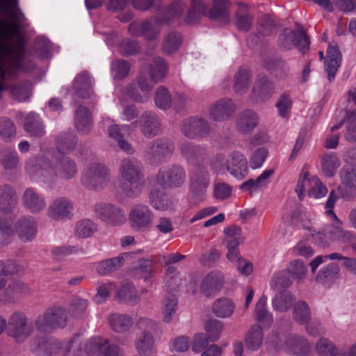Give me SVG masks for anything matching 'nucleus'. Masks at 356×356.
I'll return each instance as SVG.
<instances>
[{
  "instance_id": "2eb2a0df",
  "label": "nucleus",
  "mask_w": 356,
  "mask_h": 356,
  "mask_svg": "<svg viewBox=\"0 0 356 356\" xmlns=\"http://www.w3.org/2000/svg\"><path fill=\"white\" fill-rule=\"evenodd\" d=\"M153 213L149 207L143 204L134 205L129 213L131 227L138 231L147 229L153 222Z\"/></svg>"
},
{
  "instance_id": "c85d7f7f",
  "label": "nucleus",
  "mask_w": 356,
  "mask_h": 356,
  "mask_svg": "<svg viewBox=\"0 0 356 356\" xmlns=\"http://www.w3.org/2000/svg\"><path fill=\"white\" fill-rule=\"evenodd\" d=\"M0 165L5 172L17 170L20 165V161L15 150L8 147H1Z\"/></svg>"
},
{
  "instance_id": "79ce46f5",
  "label": "nucleus",
  "mask_w": 356,
  "mask_h": 356,
  "mask_svg": "<svg viewBox=\"0 0 356 356\" xmlns=\"http://www.w3.org/2000/svg\"><path fill=\"white\" fill-rule=\"evenodd\" d=\"M235 309V305L233 301L227 298H220L216 299L212 305V311L214 314L221 318L231 316Z\"/></svg>"
},
{
  "instance_id": "c03bdc74",
  "label": "nucleus",
  "mask_w": 356,
  "mask_h": 356,
  "mask_svg": "<svg viewBox=\"0 0 356 356\" xmlns=\"http://www.w3.org/2000/svg\"><path fill=\"white\" fill-rule=\"evenodd\" d=\"M294 296L289 291H280L272 300L274 310L280 313L288 312L293 305Z\"/></svg>"
},
{
  "instance_id": "9d476101",
  "label": "nucleus",
  "mask_w": 356,
  "mask_h": 356,
  "mask_svg": "<svg viewBox=\"0 0 356 356\" xmlns=\"http://www.w3.org/2000/svg\"><path fill=\"white\" fill-rule=\"evenodd\" d=\"M179 130L187 138L191 140L207 138L211 132V127L204 118L194 116L181 121Z\"/></svg>"
},
{
  "instance_id": "3c124183",
  "label": "nucleus",
  "mask_w": 356,
  "mask_h": 356,
  "mask_svg": "<svg viewBox=\"0 0 356 356\" xmlns=\"http://www.w3.org/2000/svg\"><path fill=\"white\" fill-rule=\"evenodd\" d=\"M252 82L251 74L249 70L240 68L234 77V89L236 92H245Z\"/></svg>"
},
{
  "instance_id": "4468645a",
  "label": "nucleus",
  "mask_w": 356,
  "mask_h": 356,
  "mask_svg": "<svg viewBox=\"0 0 356 356\" xmlns=\"http://www.w3.org/2000/svg\"><path fill=\"white\" fill-rule=\"evenodd\" d=\"M94 211L101 220L113 225L122 224L126 220L123 209L111 203H97L94 207Z\"/></svg>"
},
{
  "instance_id": "a878e982",
  "label": "nucleus",
  "mask_w": 356,
  "mask_h": 356,
  "mask_svg": "<svg viewBox=\"0 0 356 356\" xmlns=\"http://www.w3.org/2000/svg\"><path fill=\"white\" fill-rule=\"evenodd\" d=\"M209 184V174L207 171H201L195 175L192 178L190 188L192 198L197 201H202Z\"/></svg>"
},
{
  "instance_id": "680f3d73",
  "label": "nucleus",
  "mask_w": 356,
  "mask_h": 356,
  "mask_svg": "<svg viewBox=\"0 0 356 356\" xmlns=\"http://www.w3.org/2000/svg\"><path fill=\"white\" fill-rule=\"evenodd\" d=\"M316 350L319 356H337L336 346L327 338H321L316 344Z\"/></svg>"
},
{
  "instance_id": "603ef678",
  "label": "nucleus",
  "mask_w": 356,
  "mask_h": 356,
  "mask_svg": "<svg viewBox=\"0 0 356 356\" xmlns=\"http://www.w3.org/2000/svg\"><path fill=\"white\" fill-rule=\"evenodd\" d=\"M321 165L323 174L327 177H332L339 167L340 162L336 154H325L322 157Z\"/></svg>"
},
{
  "instance_id": "6ab92c4d",
  "label": "nucleus",
  "mask_w": 356,
  "mask_h": 356,
  "mask_svg": "<svg viewBox=\"0 0 356 356\" xmlns=\"http://www.w3.org/2000/svg\"><path fill=\"white\" fill-rule=\"evenodd\" d=\"M236 106L229 98H223L213 104L209 111V117L216 122L229 120L235 113Z\"/></svg>"
},
{
  "instance_id": "774afa93",
  "label": "nucleus",
  "mask_w": 356,
  "mask_h": 356,
  "mask_svg": "<svg viewBox=\"0 0 356 356\" xmlns=\"http://www.w3.org/2000/svg\"><path fill=\"white\" fill-rule=\"evenodd\" d=\"M342 183L350 188L356 187V166H346L341 170Z\"/></svg>"
},
{
  "instance_id": "8fccbe9b",
  "label": "nucleus",
  "mask_w": 356,
  "mask_h": 356,
  "mask_svg": "<svg viewBox=\"0 0 356 356\" xmlns=\"http://www.w3.org/2000/svg\"><path fill=\"white\" fill-rule=\"evenodd\" d=\"M5 214L0 213V244L2 245L8 244L9 237L13 234L12 224L14 218L10 214L8 216Z\"/></svg>"
},
{
  "instance_id": "bf43d9fd",
  "label": "nucleus",
  "mask_w": 356,
  "mask_h": 356,
  "mask_svg": "<svg viewBox=\"0 0 356 356\" xmlns=\"http://www.w3.org/2000/svg\"><path fill=\"white\" fill-rule=\"evenodd\" d=\"M131 65L129 63L123 59H116L111 63V72L115 80H122L129 73Z\"/></svg>"
},
{
  "instance_id": "39448f33",
  "label": "nucleus",
  "mask_w": 356,
  "mask_h": 356,
  "mask_svg": "<svg viewBox=\"0 0 356 356\" xmlns=\"http://www.w3.org/2000/svg\"><path fill=\"white\" fill-rule=\"evenodd\" d=\"M109 169L100 163H92L84 170L81 178V184L88 190L100 191L110 181Z\"/></svg>"
},
{
  "instance_id": "7c9ffc66",
  "label": "nucleus",
  "mask_w": 356,
  "mask_h": 356,
  "mask_svg": "<svg viewBox=\"0 0 356 356\" xmlns=\"http://www.w3.org/2000/svg\"><path fill=\"white\" fill-rule=\"evenodd\" d=\"M179 149L182 156L191 163L203 159L207 155V152L204 147L189 141L181 143Z\"/></svg>"
},
{
  "instance_id": "393cba45",
  "label": "nucleus",
  "mask_w": 356,
  "mask_h": 356,
  "mask_svg": "<svg viewBox=\"0 0 356 356\" xmlns=\"http://www.w3.org/2000/svg\"><path fill=\"white\" fill-rule=\"evenodd\" d=\"M73 89L77 97L81 99H90L92 96V82L88 72L83 71L76 76Z\"/></svg>"
},
{
  "instance_id": "c9c22d12",
  "label": "nucleus",
  "mask_w": 356,
  "mask_h": 356,
  "mask_svg": "<svg viewBox=\"0 0 356 356\" xmlns=\"http://www.w3.org/2000/svg\"><path fill=\"white\" fill-rule=\"evenodd\" d=\"M168 71L167 61L161 57H155L149 65V74L154 83L164 79Z\"/></svg>"
},
{
  "instance_id": "7ed1b4c3",
  "label": "nucleus",
  "mask_w": 356,
  "mask_h": 356,
  "mask_svg": "<svg viewBox=\"0 0 356 356\" xmlns=\"http://www.w3.org/2000/svg\"><path fill=\"white\" fill-rule=\"evenodd\" d=\"M222 156H217L212 163V168L218 174H224L225 170L231 175L242 179L248 173V161L245 156L238 151L232 152L223 162Z\"/></svg>"
},
{
  "instance_id": "412c9836",
  "label": "nucleus",
  "mask_w": 356,
  "mask_h": 356,
  "mask_svg": "<svg viewBox=\"0 0 356 356\" xmlns=\"http://www.w3.org/2000/svg\"><path fill=\"white\" fill-rule=\"evenodd\" d=\"M22 202L32 213H38L46 207L45 198L33 188H27L24 191Z\"/></svg>"
},
{
  "instance_id": "58836bf2",
  "label": "nucleus",
  "mask_w": 356,
  "mask_h": 356,
  "mask_svg": "<svg viewBox=\"0 0 356 356\" xmlns=\"http://www.w3.org/2000/svg\"><path fill=\"white\" fill-rule=\"evenodd\" d=\"M151 206L157 210H166L172 204V197L165 192L159 189H153L149 195Z\"/></svg>"
},
{
  "instance_id": "c756f323",
  "label": "nucleus",
  "mask_w": 356,
  "mask_h": 356,
  "mask_svg": "<svg viewBox=\"0 0 356 356\" xmlns=\"http://www.w3.org/2000/svg\"><path fill=\"white\" fill-rule=\"evenodd\" d=\"M339 270L337 264H328L318 271L315 280L318 283L330 287L340 277Z\"/></svg>"
},
{
  "instance_id": "aec40b11",
  "label": "nucleus",
  "mask_w": 356,
  "mask_h": 356,
  "mask_svg": "<svg viewBox=\"0 0 356 356\" xmlns=\"http://www.w3.org/2000/svg\"><path fill=\"white\" fill-rule=\"evenodd\" d=\"M224 282L222 273L218 270H212L202 280L200 290L205 296L212 297L222 288Z\"/></svg>"
},
{
  "instance_id": "13d9d810",
  "label": "nucleus",
  "mask_w": 356,
  "mask_h": 356,
  "mask_svg": "<svg viewBox=\"0 0 356 356\" xmlns=\"http://www.w3.org/2000/svg\"><path fill=\"white\" fill-rule=\"evenodd\" d=\"M154 102L157 108L167 110L172 105V97L169 90L165 86H159L155 92Z\"/></svg>"
},
{
  "instance_id": "b1692460",
  "label": "nucleus",
  "mask_w": 356,
  "mask_h": 356,
  "mask_svg": "<svg viewBox=\"0 0 356 356\" xmlns=\"http://www.w3.org/2000/svg\"><path fill=\"white\" fill-rule=\"evenodd\" d=\"M273 92L274 86L273 82L267 76H264L255 81L252 90L251 99L254 102H264L270 99Z\"/></svg>"
},
{
  "instance_id": "f03ea898",
  "label": "nucleus",
  "mask_w": 356,
  "mask_h": 356,
  "mask_svg": "<svg viewBox=\"0 0 356 356\" xmlns=\"http://www.w3.org/2000/svg\"><path fill=\"white\" fill-rule=\"evenodd\" d=\"M41 171L39 175L44 181L52 183L56 177L68 180L74 178L78 172V166L75 161L65 155L53 156L51 159H44L40 163Z\"/></svg>"
},
{
  "instance_id": "f257e3e1",
  "label": "nucleus",
  "mask_w": 356,
  "mask_h": 356,
  "mask_svg": "<svg viewBox=\"0 0 356 356\" xmlns=\"http://www.w3.org/2000/svg\"><path fill=\"white\" fill-rule=\"evenodd\" d=\"M143 165L136 158L123 159L119 166V182L122 192L129 197L139 195L144 187Z\"/></svg>"
},
{
  "instance_id": "0eeeda50",
  "label": "nucleus",
  "mask_w": 356,
  "mask_h": 356,
  "mask_svg": "<svg viewBox=\"0 0 356 356\" xmlns=\"http://www.w3.org/2000/svg\"><path fill=\"white\" fill-rule=\"evenodd\" d=\"M67 325V314L66 310L60 307L48 308L43 315L38 316L35 320L37 330L44 332L47 328L57 330L63 328Z\"/></svg>"
},
{
  "instance_id": "bb28decb",
  "label": "nucleus",
  "mask_w": 356,
  "mask_h": 356,
  "mask_svg": "<svg viewBox=\"0 0 356 356\" xmlns=\"http://www.w3.org/2000/svg\"><path fill=\"white\" fill-rule=\"evenodd\" d=\"M258 122L257 114L252 110H245L238 115L236 127L238 131L245 134L250 133L258 125Z\"/></svg>"
},
{
  "instance_id": "052dcab7",
  "label": "nucleus",
  "mask_w": 356,
  "mask_h": 356,
  "mask_svg": "<svg viewBox=\"0 0 356 356\" xmlns=\"http://www.w3.org/2000/svg\"><path fill=\"white\" fill-rule=\"evenodd\" d=\"M108 339L100 337L92 338L86 345V352L90 356H102Z\"/></svg>"
},
{
  "instance_id": "1a4fd4ad",
  "label": "nucleus",
  "mask_w": 356,
  "mask_h": 356,
  "mask_svg": "<svg viewBox=\"0 0 356 356\" xmlns=\"http://www.w3.org/2000/svg\"><path fill=\"white\" fill-rule=\"evenodd\" d=\"M33 332V327L28 323L26 316L22 312H15L8 318L6 334L17 342H23Z\"/></svg>"
},
{
  "instance_id": "2f4dec72",
  "label": "nucleus",
  "mask_w": 356,
  "mask_h": 356,
  "mask_svg": "<svg viewBox=\"0 0 356 356\" xmlns=\"http://www.w3.org/2000/svg\"><path fill=\"white\" fill-rule=\"evenodd\" d=\"M187 7L185 22L188 25H195L206 16V6L202 0H187Z\"/></svg>"
},
{
  "instance_id": "09e8293b",
  "label": "nucleus",
  "mask_w": 356,
  "mask_h": 356,
  "mask_svg": "<svg viewBox=\"0 0 356 356\" xmlns=\"http://www.w3.org/2000/svg\"><path fill=\"white\" fill-rule=\"evenodd\" d=\"M267 298L261 296L255 306L256 320L264 325H270L273 321V315L266 309Z\"/></svg>"
},
{
  "instance_id": "a18cd8bd",
  "label": "nucleus",
  "mask_w": 356,
  "mask_h": 356,
  "mask_svg": "<svg viewBox=\"0 0 356 356\" xmlns=\"http://www.w3.org/2000/svg\"><path fill=\"white\" fill-rule=\"evenodd\" d=\"M24 129L33 137H41L45 131L39 116L35 113H29L25 118Z\"/></svg>"
},
{
  "instance_id": "473e14b6",
  "label": "nucleus",
  "mask_w": 356,
  "mask_h": 356,
  "mask_svg": "<svg viewBox=\"0 0 356 356\" xmlns=\"http://www.w3.org/2000/svg\"><path fill=\"white\" fill-rule=\"evenodd\" d=\"M16 231L22 241H30L35 236L36 222L31 216L22 218L17 222Z\"/></svg>"
},
{
  "instance_id": "f3484780",
  "label": "nucleus",
  "mask_w": 356,
  "mask_h": 356,
  "mask_svg": "<svg viewBox=\"0 0 356 356\" xmlns=\"http://www.w3.org/2000/svg\"><path fill=\"white\" fill-rule=\"evenodd\" d=\"M74 205L72 202L66 197L55 199L47 209L48 216L54 220L70 219L72 217Z\"/></svg>"
},
{
  "instance_id": "ea45409f",
  "label": "nucleus",
  "mask_w": 356,
  "mask_h": 356,
  "mask_svg": "<svg viewBox=\"0 0 356 356\" xmlns=\"http://www.w3.org/2000/svg\"><path fill=\"white\" fill-rule=\"evenodd\" d=\"M256 25L260 34L264 36H269L276 32L278 23L273 15L261 14L257 17Z\"/></svg>"
},
{
  "instance_id": "49530a36",
  "label": "nucleus",
  "mask_w": 356,
  "mask_h": 356,
  "mask_svg": "<svg viewBox=\"0 0 356 356\" xmlns=\"http://www.w3.org/2000/svg\"><path fill=\"white\" fill-rule=\"evenodd\" d=\"M293 318L300 325H307L312 318L311 309L304 300H300L293 305Z\"/></svg>"
},
{
  "instance_id": "69168bd1",
  "label": "nucleus",
  "mask_w": 356,
  "mask_h": 356,
  "mask_svg": "<svg viewBox=\"0 0 356 356\" xmlns=\"http://www.w3.org/2000/svg\"><path fill=\"white\" fill-rule=\"evenodd\" d=\"M292 284L290 274L286 272H282L273 277L270 282V286L275 291H285Z\"/></svg>"
},
{
  "instance_id": "864d4df0",
  "label": "nucleus",
  "mask_w": 356,
  "mask_h": 356,
  "mask_svg": "<svg viewBox=\"0 0 356 356\" xmlns=\"http://www.w3.org/2000/svg\"><path fill=\"white\" fill-rule=\"evenodd\" d=\"M183 42V38L179 33L172 32L169 33L163 40V51L166 55H171L177 51Z\"/></svg>"
},
{
  "instance_id": "6e6d98bb",
  "label": "nucleus",
  "mask_w": 356,
  "mask_h": 356,
  "mask_svg": "<svg viewBox=\"0 0 356 356\" xmlns=\"http://www.w3.org/2000/svg\"><path fill=\"white\" fill-rule=\"evenodd\" d=\"M325 234L332 240H342L344 242H350L356 238L354 234L341 227V225L337 224L332 226L326 231Z\"/></svg>"
},
{
  "instance_id": "37998d69",
  "label": "nucleus",
  "mask_w": 356,
  "mask_h": 356,
  "mask_svg": "<svg viewBox=\"0 0 356 356\" xmlns=\"http://www.w3.org/2000/svg\"><path fill=\"white\" fill-rule=\"evenodd\" d=\"M254 16L246 6L240 7L235 13V24L241 31L248 32L252 27Z\"/></svg>"
},
{
  "instance_id": "0e129e2a",
  "label": "nucleus",
  "mask_w": 356,
  "mask_h": 356,
  "mask_svg": "<svg viewBox=\"0 0 356 356\" xmlns=\"http://www.w3.org/2000/svg\"><path fill=\"white\" fill-rule=\"evenodd\" d=\"M205 330L209 337L210 341H216L220 337L223 330V323L217 319H209L205 324Z\"/></svg>"
},
{
  "instance_id": "ddd939ff",
  "label": "nucleus",
  "mask_w": 356,
  "mask_h": 356,
  "mask_svg": "<svg viewBox=\"0 0 356 356\" xmlns=\"http://www.w3.org/2000/svg\"><path fill=\"white\" fill-rule=\"evenodd\" d=\"M31 290L29 284L21 280H11L5 289L0 293V302L10 304L16 300L29 296Z\"/></svg>"
},
{
  "instance_id": "dca6fc26",
  "label": "nucleus",
  "mask_w": 356,
  "mask_h": 356,
  "mask_svg": "<svg viewBox=\"0 0 356 356\" xmlns=\"http://www.w3.org/2000/svg\"><path fill=\"white\" fill-rule=\"evenodd\" d=\"M154 84L151 79L149 80L146 74L140 73L127 88V94L134 101L143 102Z\"/></svg>"
},
{
  "instance_id": "a211bd4d",
  "label": "nucleus",
  "mask_w": 356,
  "mask_h": 356,
  "mask_svg": "<svg viewBox=\"0 0 356 356\" xmlns=\"http://www.w3.org/2000/svg\"><path fill=\"white\" fill-rule=\"evenodd\" d=\"M138 123L140 132L147 138H152L162 131L161 120L154 112H143L140 116Z\"/></svg>"
},
{
  "instance_id": "4c0bfd02",
  "label": "nucleus",
  "mask_w": 356,
  "mask_h": 356,
  "mask_svg": "<svg viewBox=\"0 0 356 356\" xmlns=\"http://www.w3.org/2000/svg\"><path fill=\"white\" fill-rule=\"evenodd\" d=\"M264 333L260 325L254 324L248 330L245 339V345L247 348L255 351L262 345Z\"/></svg>"
},
{
  "instance_id": "423d86ee",
  "label": "nucleus",
  "mask_w": 356,
  "mask_h": 356,
  "mask_svg": "<svg viewBox=\"0 0 356 356\" xmlns=\"http://www.w3.org/2000/svg\"><path fill=\"white\" fill-rule=\"evenodd\" d=\"M297 30L284 29L278 37V46L280 49L288 51L293 47L299 49L302 54H305L309 49L310 40L304 28L296 23Z\"/></svg>"
},
{
  "instance_id": "5701e85b",
  "label": "nucleus",
  "mask_w": 356,
  "mask_h": 356,
  "mask_svg": "<svg viewBox=\"0 0 356 356\" xmlns=\"http://www.w3.org/2000/svg\"><path fill=\"white\" fill-rule=\"evenodd\" d=\"M130 253H122L120 255L106 259L97 263L96 271L102 276L112 274L118 270L124 264L126 259L130 256Z\"/></svg>"
},
{
  "instance_id": "338daca9",
  "label": "nucleus",
  "mask_w": 356,
  "mask_h": 356,
  "mask_svg": "<svg viewBox=\"0 0 356 356\" xmlns=\"http://www.w3.org/2000/svg\"><path fill=\"white\" fill-rule=\"evenodd\" d=\"M16 134L13 122L6 118L0 119V136L5 141L11 140Z\"/></svg>"
},
{
  "instance_id": "e2e57ef3",
  "label": "nucleus",
  "mask_w": 356,
  "mask_h": 356,
  "mask_svg": "<svg viewBox=\"0 0 356 356\" xmlns=\"http://www.w3.org/2000/svg\"><path fill=\"white\" fill-rule=\"evenodd\" d=\"M31 84L30 82L18 83L14 86L10 90L13 97L18 102H23L28 99L31 96Z\"/></svg>"
},
{
  "instance_id": "de8ad7c7",
  "label": "nucleus",
  "mask_w": 356,
  "mask_h": 356,
  "mask_svg": "<svg viewBox=\"0 0 356 356\" xmlns=\"http://www.w3.org/2000/svg\"><path fill=\"white\" fill-rule=\"evenodd\" d=\"M273 172V170H267L261 174L256 179H249L244 181L240 186V189L242 191L248 192L252 195L254 191L260 188L262 184H266V181L270 178Z\"/></svg>"
},
{
  "instance_id": "f8f14e48",
  "label": "nucleus",
  "mask_w": 356,
  "mask_h": 356,
  "mask_svg": "<svg viewBox=\"0 0 356 356\" xmlns=\"http://www.w3.org/2000/svg\"><path fill=\"white\" fill-rule=\"evenodd\" d=\"M30 350L38 356L58 354L63 348L60 341L49 337L35 336L29 342Z\"/></svg>"
},
{
  "instance_id": "9b49d317",
  "label": "nucleus",
  "mask_w": 356,
  "mask_h": 356,
  "mask_svg": "<svg viewBox=\"0 0 356 356\" xmlns=\"http://www.w3.org/2000/svg\"><path fill=\"white\" fill-rule=\"evenodd\" d=\"M138 325L144 330L135 340L136 351L140 356H151L154 345V338L151 330L156 327V323L147 318H141L138 321Z\"/></svg>"
},
{
  "instance_id": "20e7f679",
  "label": "nucleus",
  "mask_w": 356,
  "mask_h": 356,
  "mask_svg": "<svg viewBox=\"0 0 356 356\" xmlns=\"http://www.w3.org/2000/svg\"><path fill=\"white\" fill-rule=\"evenodd\" d=\"M175 150L174 143L168 138L161 137L150 141L145 147L143 156L152 165L157 166L170 158Z\"/></svg>"
},
{
  "instance_id": "a19ab883",
  "label": "nucleus",
  "mask_w": 356,
  "mask_h": 356,
  "mask_svg": "<svg viewBox=\"0 0 356 356\" xmlns=\"http://www.w3.org/2000/svg\"><path fill=\"white\" fill-rule=\"evenodd\" d=\"M111 328L116 332L122 333L128 331L133 325V319L125 314H112L108 317Z\"/></svg>"
},
{
  "instance_id": "72a5a7b5",
  "label": "nucleus",
  "mask_w": 356,
  "mask_h": 356,
  "mask_svg": "<svg viewBox=\"0 0 356 356\" xmlns=\"http://www.w3.org/2000/svg\"><path fill=\"white\" fill-rule=\"evenodd\" d=\"M264 67L278 79H285L289 75L290 67L288 63L280 58L266 59L264 63Z\"/></svg>"
},
{
  "instance_id": "4be33fe9",
  "label": "nucleus",
  "mask_w": 356,
  "mask_h": 356,
  "mask_svg": "<svg viewBox=\"0 0 356 356\" xmlns=\"http://www.w3.org/2000/svg\"><path fill=\"white\" fill-rule=\"evenodd\" d=\"M18 201L15 189L10 184L0 186V213L10 214Z\"/></svg>"
},
{
  "instance_id": "6e6552de",
  "label": "nucleus",
  "mask_w": 356,
  "mask_h": 356,
  "mask_svg": "<svg viewBox=\"0 0 356 356\" xmlns=\"http://www.w3.org/2000/svg\"><path fill=\"white\" fill-rule=\"evenodd\" d=\"M186 173L179 164H172L161 168L156 175V183L163 188H177L186 182Z\"/></svg>"
},
{
  "instance_id": "cd10ccee",
  "label": "nucleus",
  "mask_w": 356,
  "mask_h": 356,
  "mask_svg": "<svg viewBox=\"0 0 356 356\" xmlns=\"http://www.w3.org/2000/svg\"><path fill=\"white\" fill-rule=\"evenodd\" d=\"M206 16L211 19L218 20L222 24H229L230 22L229 3L227 0H214L213 6L206 13Z\"/></svg>"
},
{
  "instance_id": "5fc2aeb1",
  "label": "nucleus",
  "mask_w": 356,
  "mask_h": 356,
  "mask_svg": "<svg viewBox=\"0 0 356 356\" xmlns=\"http://www.w3.org/2000/svg\"><path fill=\"white\" fill-rule=\"evenodd\" d=\"M97 230L95 223L89 219L78 221L74 227V235L79 238L91 236Z\"/></svg>"
},
{
  "instance_id": "f704fd0d",
  "label": "nucleus",
  "mask_w": 356,
  "mask_h": 356,
  "mask_svg": "<svg viewBox=\"0 0 356 356\" xmlns=\"http://www.w3.org/2000/svg\"><path fill=\"white\" fill-rule=\"evenodd\" d=\"M74 122L75 127L79 131L83 134L89 133L92 124L90 110L83 106H78L75 112Z\"/></svg>"
},
{
  "instance_id": "e433bc0d",
  "label": "nucleus",
  "mask_w": 356,
  "mask_h": 356,
  "mask_svg": "<svg viewBox=\"0 0 356 356\" xmlns=\"http://www.w3.org/2000/svg\"><path fill=\"white\" fill-rule=\"evenodd\" d=\"M115 300L120 303L136 304L140 298L134 284L131 282H124L118 290L115 296Z\"/></svg>"
},
{
  "instance_id": "4d7b16f0",
  "label": "nucleus",
  "mask_w": 356,
  "mask_h": 356,
  "mask_svg": "<svg viewBox=\"0 0 356 356\" xmlns=\"http://www.w3.org/2000/svg\"><path fill=\"white\" fill-rule=\"evenodd\" d=\"M77 140L72 133H62L56 138V147L59 151L71 152L76 146Z\"/></svg>"
}]
</instances>
